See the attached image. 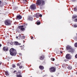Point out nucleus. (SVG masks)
Segmentation results:
<instances>
[{"label": "nucleus", "mask_w": 77, "mask_h": 77, "mask_svg": "<svg viewBox=\"0 0 77 77\" xmlns=\"http://www.w3.org/2000/svg\"><path fill=\"white\" fill-rule=\"evenodd\" d=\"M10 54L11 56H15L17 54V51L15 49L11 48L10 50Z\"/></svg>", "instance_id": "1"}, {"label": "nucleus", "mask_w": 77, "mask_h": 77, "mask_svg": "<svg viewBox=\"0 0 77 77\" xmlns=\"http://www.w3.org/2000/svg\"><path fill=\"white\" fill-rule=\"evenodd\" d=\"M37 4L41 6L45 4V2L44 0H38L37 1Z\"/></svg>", "instance_id": "2"}, {"label": "nucleus", "mask_w": 77, "mask_h": 77, "mask_svg": "<svg viewBox=\"0 0 77 77\" xmlns=\"http://www.w3.org/2000/svg\"><path fill=\"white\" fill-rule=\"evenodd\" d=\"M66 48L67 50H69V52H71V53H74V49L72 48L71 46H69L66 47Z\"/></svg>", "instance_id": "3"}, {"label": "nucleus", "mask_w": 77, "mask_h": 77, "mask_svg": "<svg viewBox=\"0 0 77 77\" xmlns=\"http://www.w3.org/2000/svg\"><path fill=\"white\" fill-rule=\"evenodd\" d=\"M11 21L10 20H6L5 23L7 26H10L11 24Z\"/></svg>", "instance_id": "4"}, {"label": "nucleus", "mask_w": 77, "mask_h": 77, "mask_svg": "<svg viewBox=\"0 0 77 77\" xmlns=\"http://www.w3.org/2000/svg\"><path fill=\"white\" fill-rule=\"evenodd\" d=\"M49 70L51 72H53L55 71L56 69L54 67H52L49 69Z\"/></svg>", "instance_id": "5"}, {"label": "nucleus", "mask_w": 77, "mask_h": 77, "mask_svg": "<svg viewBox=\"0 0 77 77\" xmlns=\"http://www.w3.org/2000/svg\"><path fill=\"white\" fill-rule=\"evenodd\" d=\"M30 8L31 9H32V10H35V9H36V6L35 5H31L30 7Z\"/></svg>", "instance_id": "6"}, {"label": "nucleus", "mask_w": 77, "mask_h": 77, "mask_svg": "<svg viewBox=\"0 0 77 77\" xmlns=\"http://www.w3.org/2000/svg\"><path fill=\"white\" fill-rule=\"evenodd\" d=\"M19 29H20L21 31H24V26H18Z\"/></svg>", "instance_id": "7"}, {"label": "nucleus", "mask_w": 77, "mask_h": 77, "mask_svg": "<svg viewBox=\"0 0 77 77\" xmlns=\"http://www.w3.org/2000/svg\"><path fill=\"white\" fill-rule=\"evenodd\" d=\"M22 17L20 15H18L17 16V20H20L21 19Z\"/></svg>", "instance_id": "8"}, {"label": "nucleus", "mask_w": 77, "mask_h": 77, "mask_svg": "<svg viewBox=\"0 0 77 77\" xmlns=\"http://www.w3.org/2000/svg\"><path fill=\"white\" fill-rule=\"evenodd\" d=\"M39 13H37L35 14L34 17H36V18H39Z\"/></svg>", "instance_id": "9"}, {"label": "nucleus", "mask_w": 77, "mask_h": 77, "mask_svg": "<svg viewBox=\"0 0 77 77\" xmlns=\"http://www.w3.org/2000/svg\"><path fill=\"white\" fill-rule=\"evenodd\" d=\"M66 58L67 59H69L70 58V56H69V54H67L66 56Z\"/></svg>", "instance_id": "10"}, {"label": "nucleus", "mask_w": 77, "mask_h": 77, "mask_svg": "<svg viewBox=\"0 0 77 77\" xmlns=\"http://www.w3.org/2000/svg\"><path fill=\"white\" fill-rule=\"evenodd\" d=\"M14 45H20L21 44L20 43H18V42H14Z\"/></svg>", "instance_id": "11"}, {"label": "nucleus", "mask_w": 77, "mask_h": 77, "mask_svg": "<svg viewBox=\"0 0 77 77\" xmlns=\"http://www.w3.org/2000/svg\"><path fill=\"white\" fill-rule=\"evenodd\" d=\"M44 59V55L41 56L40 57V60H43Z\"/></svg>", "instance_id": "12"}, {"label": "nucleus", "mask_w": 77, "mask_h": 77, "mask_svg": "<svg viewBox=\"0 0 77 77\" xmlns=\"http://www.w3.org/2000/svg\"><path fill=\"white\" fill-rule=\"evenodd\" d=\"M39 68H40V69H43L44 68L43 66H39Z\"/></svg>", "instance_id": "13"}, {"label": "nucleus", "mask_w": 77, "mask_h": 77, "mask_svg": "<svg viewBox=\"0 0 77 77\" xmlns=\"http://www.w3.org/2000/svg\"><path fill=\"white\" fill-rule=\"evenodd\" d=\"M3 50H4V51H8V48H6V47H4Z\"/></svg>", "instance_id": "14"}, {"label": "nucleus", "mask_w": 77, "mask_h": 77, "mask_svg": "<svg viewBox=\"0 0 77 77\" xmlns=\"http://www.w3.org/2000/svg\"><path fill=\"white\" fill-rule=\"evenodd\" d=\"M17 77H22V75L21 74H17L16 75Z\"/></svg>", "instance_id": "15"}, {"label": "nucleus", "mask_w": 77, "mask_h": 77, "mask_svg": "<svg viewBox=\"0 0 77 77\" xmlns=\"http://www.w3.org/2000/svg\"><path fill=\"white\" fill-rule=\"evenodd\" d=\"M32 19L33 18L32 17H29L28 18V20H32Z\"/></svg>", "instance_id": "16"}, {"label": "nucleus", "mask_w": 77, "mask_h": 77, "mask_svg": "<svg viewBox=\"0 0 77 77\" xmlns=\"http://www.w3.org/2000/svg\"><path fill=\"white\" fill-rule=\"evenodd\" d=\"M67 68L69 70H71V69H72V67L70 66H68Z\"/></svg>", "instance_id": "17"}, {"label": "nucleus", "mask_w": 77, "mask_h": 77, "mask_svg": "<svg viewBox=\"0 0 77 77\" xmlns=\"http://www.w3.org/2000/svg\"><path fill=\"white\" fill-rule=\"evenodd\" d=\"M36 24L37 25H39V24H41V22H39V21H38L37 22Z\"/></svg>", "instance_id": "18"}, {"label": "nucleus", "mask_w": 77, "mask_h": 77, "mask_svg": "<svg viewBox=\"0 0 77 77\" xmlns=\"http://www.w3.org/2000/svg\"><path fill=\"white\" fill-rule=\"evenodd\" d=\"M5 74L6 75H9V73H8V71H6L5 72Z\"/></svg>", "instance_id": "19"}, {"label": "nucleus", "mask_w": 77, "mask_h": 77, "mask_svg": "<svg viewBox=\"0 0 77 77\" xmlns=\"http://www.w3.org/2000/svg\"><path fill=\"white\" fill-rule=\"evenodd\" d=\"M72 18L73 19H74L75 18H77V17L76 16H73L72 17Z\"/></svg>", "instance_id": "20"}, {"label": "nucleus", "mask_w": 77, "mask_h": 77, "mask_svg": "<svg viewBox=\"0 0 77 77\" xmlns=\"http://www.w3.org/2000/svg\"><path fill=\"white\" fill-rule=\"evenodd\" d=\"M39 15H38V18L39 17H42V15L41 14H39Z\"/></svg>", "instance_id": "21"}, {"label": "nucleus", "mask_w": 77, "mask_h": 77, "mask_svg": "<svg viewBox=\"0 0 77 77\" xmlns=\"http://www.w3.org/2000/svg\"><path fill=\"white\" fill-rule=\"evenodd\" d=\"M51 60H53V61H54V60H55L54 58H51Z\"/></svg>", "instance_id": "22"}, {"label": "nucleus", "mask_w": 77, "mask_h": 77, "mask_svg": "<svg viewBox=\"0 0 77 77\" xmlns=\"http://www.w3.org/2000/svg\"><path fill=\"white\" fill-rule=\"evenodd\" d=\"M75 47H77V43H76L75 44Z\"/></svg>", "instance_id": "23"}, {"label": "nucleus", "mask_w": 77, "mask_h": 77, "mask_svg": "<svg viewBox=\"0 0 77 77\" xmlns=\"http://www.w3.org/2000/svg\"><path fill=\"white\" fill-rule=\"evenodd\" d=\"M25 27H26V26H27V24H25L24 25Z\"/></svg>", "instance_id": "24"}, {"label": "nucleus", "mask_w": 77, "mask_h": 77, "mask_svg": "<svg viewBox=\"0 0 77 77\" xmlns=\"http://www.w3.org/2000/svg\"><path fill=\"white\" fill-rule=\"evenodd\" d=\"M74 21H75V22H77V18L75 19Z\"/></svg>", "instance_id": "25"}, {"label": "nucleus", "mask_w": 77, "mask_h": 77, "mask_svg": "<svg viewBox=\"0 0 77 77\" xmlns=\"http://www.w3.org/2000/svg\"><path fill=\"white\" fill-rule=\"evenodd\" d=\"M77 11V9H76V8H74V11Z\"/></svg>", "instance_id": "26"}, {"label": "nucleus", "mask_w": 77, "mask_h": 77, "mask_svg": "<svg viewBox=\"0 0 77 77\" xmlns=\"http://www.w3.org/2000/svg\"><path fill=\"white\" fill-rule=\"evenodd\" d=\"M13 68H15V65L14 64H13Z\"/></svg>", "instance_id": "27"}, {"label": "nucleus", "mask_w": 77, "mask_h": 77, "mask_svg": "<svg viewBox=\"0 0 77 77\" xmlns=\"http://www.w3.org/2000/svg\"><path fill=\"white\" fill-rule=\"evenodd\" d=\"M77 25H74V27H77Z\"/></svg>", "instance_id": "28"}, {"label": "nucleus", "mask_w": 77, "mask_h": 77, "mask_svg": "<svg viewBox=\"0 0 77 77\" xmlns=\"http://www.w3.org/2000/svg\"><path fill=\"white\" fill-rule=\"evenodd\" d=\"M21 34H19V37H20V36H21Z\"/></svg>", "instance_id": "29"}, {"label": "nucleus", "mask_w": 77, "mask_h": 77, "mask_svg": "<svg viewBox=\"0 0 77 77\" xmlns=\"http://www.w3.org/2000/svg\"><path fill=\"white\" fill-rule=\"evenodd\" d=\"M10 44H11V45H13V43H12V42H11L10 43Z\"/></svg>", "instance_id": "30"}, {"label": "nucleus", "mask_w": 77, "mask_h": 77, "mask_svg": "<svg viewBox=\"0 0 77 77\" xmlns=\"http://www.w3.org/2000/svg\"><path fill=\"white\" fill-rule=\"evenodd\" d=\"M75 57L76 58H77V54L75 55Z\"/></svg>", "instance_id": "31"}, {"label": "nucleus", "mask_w": 77, "mask_h": 77, "mask_svg": "<svg viewBox=\"0 0 77 77\" xmlns=\"http://www.w3.org/2000/svg\"><path fill=\"white\" fill-rule=\"evenodd\" d=\"M17 66H20V64L19 63L17 64Z\"/></svg>", "instance_id": "32"}, {"label": "nucleus", "mask_w": 77, "mask_h": 77, "mask_svg": "<svg viewBox=\"0 0 77 77\" xmlns=\"http://www.w3.org/2000/svg\"><path fill=\"white\" fill-rule=\"evenodd\" d=\"M22 66H20L19 68L20 69H21V68H22Z\"/></svg>", "instance_id": "33"}, {"label": "nucleus", "mask_w": 77, "mask_h": 77, "mask_svg": "<svg viewBox=\"0 0 77 77\" xmlns=\"http://www.w3.org/2000/svg\"><path fill=\"white\" fill-rule=\"evenodd\" d=\"M25 2H27V0H23Z\"/></svg>", "instance_id": "34"}, {"label": "nucleus", "mask_w": 77, "mask_h": 77, "mask_svg": "<svg viewBox=\"0 0 77 77\" xmlns=\"http://www.w3.org/2000/svg\"><path fill=\"white\" fill-rule=\"evenodd\" d=\"M62 66L63 67H65V66H64V64Z\"/></svg>", "instance_id": "35"}, {"label": "nucleus", "mask_w": 77, "mask_h": 77, "mask_svg": "<svg viewBox=\"0 0 77 77\" xmlns=\"http://www.w3.org/2000/svg\"><path fill=\"white\" fill-rule=\"evenodd\" d=\"M33 37H32L31 38V39H33Z\"/></svg>", "instance_id": "36"}, {"label": "nucleus", "mask_w": 77, "mask_h": 77, "mask_svg": "<svg viewBox=\"0 0 77 77\" xmlns=\"http://www.w3.org/2000/svg\"><path fill=\"white\" fill-rule=\"evenodd\" d=\"M1 3H2V2L0 1V5H1Z\"/></svg>", "instance_id": "37"}, {"label": "nucleus", "mask_w": 77, "mask_h": 77, "mask_svg": "<svg viewBox=\"0 0 77 77\" xmlns=\"http://www.w3.org/2000/svg\"><path fill=\"white\" fill-rule=\"evenodd\" d=\"M20 54V56H22V54L21 53L20 54Z\"/></svg>", "instance_id": "38"}, {"label": "nucleus", "mask_w": 77, "mask_h": 77, "mask_svg": "<svg viewBox=\"0 0 77 77\" xmlns=\"http://www.w3.org/2000/svg\"><path fill=\"white\" fill-rule=\"evenodd\" d=\"M76 0H72L73 2H75Z\"/></svg>", "instance_id": "39"}, {"label": "nucleus", "mask_w": 77, "mask_h": 77, "mask_svg": "<svg viewBox=\"0 0 77 77\" xmlns=\"http://www.w3.org/2000/svg\"><path fill=\"white\" fill-rule=\"evenodd\" d=\"M2 47V45L1 44H0V47Z\"/></svg>", "instance_id": "40"}, {"label": "nucleus", "mask_w": 77, "mask_h": 77, "mask_svg": "<svg viewBox=\"0 0 77 77\" xmlns=\"http://www.w3.org/2000/svg\"><path fill=\"white\" fill-rule=\"evenodd\" d=\"M16 39H17V38H18V37H16Z\"/></svg>", "instance_id": "41"}, {"label": "nucleus", "mask_w": 77, "mask_h": 77, "mask_svg": "<svg viewBox=\"0 0 77 77\" xmlns=\"http://www.w3.org/2000/svg\"><path fill=\"white\" fill-rule=\"evenodd\" d=\"M2 65V63H0V65Z\"/></svg>", "instance_id": "42"}, {"label": "nucleus", "mask_w": 77, "mask_h": 77, "mask_svg": "<svg viewBox=\"0 0 77 77\" xmlns=\"http://www.w3.org/2000/svg\"><path fill=\"white\" fill-rule=\"evenodd\" d=\"M14 71V72H16V71Z\"/></svg>", "instance_id": "43"}, {"label": "nucleus", "mask_w": 77, "mask_h": 77, "mask_svg": "<svg viewBox=\"0 0 77 77\" xmlns=\"http://www.w3.org/2000/svg\"><path fill=\"white\" fill-rule=\"evenodd\" d=\"M23 37L24 38H25V36H23Z\"/></svg>", "instance_id": "44"}, {"label": "nucleus", "mask_w": 77, "mask_h": 77, "mask_svg": "<svg viewBox=\"0 0 77 77\" xmlns=\"http://www.w3.org/2000/svg\"><path fill=\"white\" fill-rule=\"evenodd\" d=\"M60 53H62V52H61Z\"/></svg>", "instance_id": "45"}, {"label": "nucleus", "mask_w": 77, "mask_h": 77, "mask_svg": "<svg viewBox=\"0 0 77 77\" xmlns=\"http://www.w3.org/2000/svg\"><path fill=\"white\" fill-rule=\"evenodd\" d=\"M15 72L14 71V73H15Z\"/></svg>", "instance_id": "46"}, {"label": "nucleus", "mask_w": 77, "mask_h": 77, "mask_svg": "<svg viewBox=\"0 0 77 77\" xmlns=\"http://www.w3.org/2000/svg\"><path fill=\"white\" fill-rule=\"evenodd\" d=\"M23 42H25V41H23Z\"/></svg>", "instance_id": "47"}, {"label": "nucleus", "mask_w": 77, "mask_h": 77, "mask_svg": "<svg viewBox=\"0 0 77 77\" xmlns=\"http://www.w3.org/2000/svg\"><path fill=\"white\" fill-rule=\"evenodd\" d=\"M21 50H23V48H22Z\"/></svg>", "instance_id": "48"}, {"label": "nucleus", "mask_w": 77, "mask_h": 77, "mask_svg": "<svg viewBox=\"0 0 77 77\" xmlns=\"http://www.w3.org/2000/svg\"><path fill=\"white\" fill-rule=\"evenodd\" d=\"M76 74H77V72H76Z\"/></svg>", "instance_id": "49"}]
</instances>
